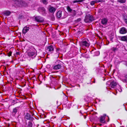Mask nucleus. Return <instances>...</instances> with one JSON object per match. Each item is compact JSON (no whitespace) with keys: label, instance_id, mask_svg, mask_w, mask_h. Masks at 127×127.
<instances>
[{"label":"nucleus","instance_id":"obj_19","mask_svg":"<svg viewBox=\"0 0 127 127\" xmlns=\"http://www.w3.org/2000/svg\"><path fill=\"white\" fill-rule=\"evenodd\" d=\"M70 13L71 14V15L73 17L75 16L76 14V11L74 10H73Z\"/></svg>","mask_w":127,"mask_h":127},{"label":"nucleus","instance_id":"obj_36","mask_svg":"<svg viewBox=\"0 0 127 127\" xmlns=\"http://www.w3.org/2000/svg\"><path fill=\"white\" fill-rule=\"evenodd\" d=\"M125 78L127 79V74L126 75Z\"/></svg>","mask_w":127,"mask_h":127},{"label":"nucleus","instance_id":"obj_12","mask_svg":"<svg viewBox=\"0 0 127 127\" xmlns=\"http://www.w3.org/2000/svg\"><path fill=\"white\" fill-rule=\"evenodd\" d=\"M25 118L27 120H32L33 118L31 117V115L29 113H27L26 115L25 116Z\"/></svg>","mask_w":127,"mask_h":127},{"label":"nucleus","instance_id":"obj_3","mask_svg":"<svg viewBox=\"0 0 127 127\" xmlns=\"http://www.w3.org/2000/svg\"><path fill=\"white\" fill-rule=\"evenodd\" d=\"M94 20V18L93 17L89 14L87 15L85 17L84 20V21L85 22L87 23L91 22L93 21Z\"/></svg>","mask_w":127,"mask_h":127},{"label":"nucleus","instance_id":"obj_29","mask_svg":"<svg viewBox=\"0 0 127 127\" xmlns=\"http://www.w3.org/2000/svg\"><path fill=\"white\" fill-rule=\"evenodd\" d=\"M81 19L80 18H79L78 19L76 20V22H78L80 21L81 20Z\"/></svg>","mask_w":127,"mask_h":127},{"label":"nucleus","instance_id":"obj_35","mask_svg":"<svg viewBox=\"0 0 127 127\" xmlns=\"http://www.w3.org/2000/svg\"><path fill=\"white\" fill-rule=\"evenodd\" d=\"M59 49H56V51L58 52V51L59 50Z\"/></svg>","mask_w":127,"mask_h":127},{"label":"nucleus","instance_id":"obj_17","mask_svg":"<svg viewBox=\"0 0 127 127\" xmlns=\"http://www.w3.org/2000/svg\"><path fill=\"white\" fill-rule=\"evenodd\" d=\"M62 11H58L57 14L56 16L58 18H60L62 16Z\"/></svg>","mask_w":127,"mask_h":127},{"label":"nucleus","instance_id":"obj_6","mask_svg":"<svg viewBox=\"0 0 127 127\" xmlns=\"http://www.w3.org/2000/svg\"><path fill=\"white\" fill-rule=\"evenodd\" d=\"M59 63L58 64H56L53 65V69L54 70H58L60 69L61 67V62L59 61Z\"/></svg>","mask_w":127,"mask_h":127},{"label":"nucleus","instance_id":"obj_10","mask_svg":"<svg viewBox=\"0 0 127 127\" xmlns=\"http://www.w3.org/2000/svg\"><path fill=\"white\" fill-rule=\"evenodd\" d=\"M117 84V83L115 81H113L111 82L109 86L112 88H114Z\"/></svg>","mask_w":127,"mask_h":127},{"label":"nucleus","instance_id":"obj_18","mask_svg":"<svg viewBox=\"0 0 127 127\" xmlns=\"http://www.w3.org/2000/svg\"><path fill=\"white\" fill-rule=\"evenodd\" d=\"M3 14L4 15L8 16L10 14L11 12L9 11H5L3 12Z\"/></svg>","mask_w":127,"mask_h":127},{"label":"nucleus","instance_id":"obj_2","mask_svg":"<svg viewBox=\"0 0 127 127\" xmlns=\"http://www.w3.org/2000/svg\"><path fill=\"white\" fill-rule=\"evenodd\" d=\"M37 54V52L35 49L32 47L30 49L28 53V55L29 57H35Z\"/></svg>","mask_w":127,"mask_h":127},{"label":"nucleus","instance_id":"obj_30","mask_svg":"<svg viewBox=\"0 0 127 127\" xmlns=\"http://www.w3.org/2000/svg\"><path fill=\"white\" fill-rule=\"evenodd\" d=\"M85 0H77L78 2H82L83 1H84Z\"/></svg>","mask_w":127,"mask_h":127},{"label":"nucleus","instance_id":"obj_27","mask_svg":"<svg viewBox=\"0 0 127 127\" xmlns=\"http://www.w3.org/2000/svg\"><path fill=\"white\" fill-rule=\"evenodd\" d=\"M12 52L11 51H10L7 53V55L8 56L10 57L11 55V54L12 53Z\"/></svg>","mask_w":127,"mask_h":127},{"label":"nucleus","instance_id":"obj_21","mask_svg":"<svg viewBox=\"0 0 127 127\" xmlns=\"http://www.w3.org/2000/svg\"><path fill=\"white\" fill-rule=\"evenodd\" d=\"M67 9L68 12L70 13L73 10L71 9L69 6H67Z\"/></svg>","mask_w":127,"mask_h":127},{"label":"nucleus","instance_id":"obj_28","mask_svg":"<svg viewBox=\"0 0 127 127\" xmlns=\"http://www.w3.org/2000/svg\"><path fill=\"white\" fill-rule=\"evenodd\" d=\"M124 20L125 22L127 24V17L124 18Z\"/></svg>","mask_w":127,"mask_h":127},{"label":"nucleus","instance_id":"obj_23","mask_svg":"<svg viewBox=\"0 0 127 127\" xmlns=\"http://www.w3.org/2000/svg\"><path fill=\"white\" fill-rule=\"evenodd\" d=\"M111 50L112 51L115 52L118 50V48L116 47H113L111 49Z\"/></svg>","mask_w":127,"mask_h":127},{"label":"nucleus","instance_id":"obj_34","mask_svg":"<svg viewBox=\"0 0 127 127\" xmlns=\"http://www.w3.org/2000/svg\"><path fill=\"white\" fill-rule=\"evenodd\" d=\"M123 82H126L127 80L125 79L123 80Z\"/></svg>","mask_w":127,"mask_h":127},{"label":"nucleus","instance_id":"obj_38","mask_svg":"<svg viewBox=\"0 0 127 127\" xmlns=\"http://www.w3.org/2000/svg\"><path fill=\"white\" fill-rule=\"evenodd\" d=\"M95 80L94 79V82H93V83H95Z\"/></svg>","mask_w":127,"mask_h":127},{"label":"nucleus","instance_id":"obj_11","mask_svg":"<svg viewBox=\"0 0 127 127\" xmlns=\"http://www.w3.org/2000/svg\"><path fill=\"white\" fill-rule=\"evenodd\" d=\"M30 28L29 27H25L23 29L22 31L23 33L25 34L29 30Z\"/></svg>","mask_w":127,"mask_h":127},{"label":"nucleus","instance_id":"obj_20","mask_svg":"<svg viewBox=\"0 0 127 127\" xmlns=\"http://www.w3.org/2000/svg\"><path fill=\"white\" fill-rule=\"evenodd\" d=\"M32 124L31 121H29L28 123L27 127H32Z\"/></svg>","mask_w":127,"mask_h":127},{"label":"nucleus","instance_id":"obj_39","mask_svg":"<svg viewBox=\"0 0 127 127\" xmlns=\"http://www.w3.org/2000/svg\"><path fill=\"white\" fill-rule=\"evenodd\" d=\"M99 125L100 126H101L102 125V124H100Z\"/></svg>","mask_w":127,"mask_h":127},{"label":"nucleus","instance_id":"obj_13","mask_svg":"<svg viewBox=\"0 0 127 127\" xmlns=\"http://www.w3.org/2000/svg\"><path fill=\"white\" fill-rule=\"evenodd\" d=\"M106 115H105L104 116H101L100 117V122L101 123H104L105 122V116Z\"/></svg>","mask_w":127,"mask_h":127},{"label":"nucleus","instance_id":"obj_26","mask_svg":"<svg viewBox=\"0 0 127 127\" xmlns=\"http://www.w3.org/2000/svg\"><path fill=\"white\" fill-rule=\"evenodd\" d=\"M42 2L45 5H46L48 3L47 0H42Z\"/></svg>","mask_w":127,"mask_h":127},{"label":"nucleus","instance_id":"obj_16","mask_svg":"<svg viewBox=\"0 0 127 127\" xmlns=\"http://www.w3.org/2000/svg\"><path fill=\"white\" fill-rule=\"evenodd\" d=\"M101 1V0H96L94 1H91L90 2V4L91 5H93L95 3L97 2H100Z\"/></svg>","mask_w":127,"mask_h":127},{"label":"nucleus","instance_id":"obj_14","mask_svg":"<svg viewBox=\"0 0 127 127\" xmlns=\"http://www.w3.org/2000/svg\"><path fill=\"white\" fill-rule=\"evenodd\" d=\"M120 39L122 41H125L127 42V35L121 37Z\"/></svg>","mask_w":127,"mask_h":127},{"label":"nucleus","instance_id":"obj_8","mask_svg":"<svg viewBox=\"0 0 127 127\" xmlns=\"http://www.w3.org/2000/svg\"><path fill=\"white\" fill-rule=\"evenodd\" d=\"M39 12L41 14H43L46 13V10L43 7H41L39 8L38 9Z\"/></svg>","mask_w":127,"mask_h":127},{"label":"nucleus","instance_id":"obj_25","mask_svg":"<svg viewBox=\"0 0 127 127\" xmlns=\"http://www.w3.org/2000/svg\"><path fill=\"white\" fill-rule=\"evenodd\" d=\"M118 1L120 3H124L126 2V0H118Z\"/></svg>","mask_w":127,"mask_h":127},{"label":"nucleus","instance_id":"obj_33","mask_svg":"<svg viewBox=\"0 0 127 127\" xmlns=\"http://www.w3.org/2000/svg\"><path fill=\"white\" fill-rule=\"evenodd\" d=\"M95 53H96L97 54V55H98L99 54V52L98 51H97Z\"/></svg>","mask_w":127,"mask_h":127},{"label":"nucleus","instance_id":"obj_22","mask_svg":"<svg viewBox=\"0 0 127 127\" xmlns=\"http://www.w3.org/2000/svg\"><path fill=\"white\" fill-rule=\"evenodd\" d=\"M17 109L16 108L13 109L12 112L13 115H14L16 114L17 112Z\"/></svg>","mask_w":127,"mask_h":127},{"label":"nucleus","instance_id":"obj_9","mask_svg":"<svg viewBox=\"0 0 127 127\" xmlns=\"http://www.w3.org/2000/svg\"><path fill=\"white\" fill-rule=\"evenodd\" d=\"M54 50V48L52 45H50L47 47V51L49 52H53Z\"/></svg>","mask_w":127,"mask_h":127},{"label":"nucleus","instance_id":"obj_24","mask_svg":"<svg viewBox=\"0 0 127 127\" xmlns=\"http://www.w3.org/2000/svg\"><path fill=\"white\" fill-rule=\"evenodd\" d=\"M117 90H118L120 92H121L122 91V90L121 89V87L119 86H118L117 87Z\"/></svg>","mask_w":127,"mask_h":127},{"label":"nucleus","instance_id":"obj_40","mask_svg":"<svg viewBox=\"0 0 127 127\" xmlns=\"http://www.w3.org/2000/svg\"><path fill=\"white\" fill-rule=\"evenodd\" d=\"M109 89L110 90H111V88H109Z\"/></svg>","mask_w":127,"mask_h":127},{"label":"nucleus","instance_id":"obj_4","mask_svg":"<svg viewBox=\"0 0 127 127\" xmlns=\"http://www.w3.org/2000/svg\"><path fill=\"white\" fill-rule=\"evenodd\" d=\"M119 32L122 34H125L127 33V29L124 27H122L120 29Z\"/></svg>","mask_w":127,"mask_h":127},{"label":"nucleus","instance_id":"obj_15","mask_svg":"<svg viewBox=\"0 0 127 127\" xmlns=\"http://www.w3.org/2000/svg\"><path fill=\"white\" fill-rule=\"evenodd\" d=\"M108 21V19L106 18H104L102 20L101 23L102 24L105 25L107 24Z\"/></svg>","mask_w":127,"mask_h":127},{"label":"nucleus","instance_id":"obj_1","mask_svg":"<svg viewBox=\"0 0 127 127\" xmlns=\"http://www.w3.org/2000/svg\"><path fill=\"white\" fill-rule=\"evenodd\" d=\"M90 42L87 39H85L82 40L80 43L81 46L84 47H88L90 45Z\"/></svg>","mask_w":127,"mask_h":127},{"label":"nucleus","instance_id":"obj_32","mask_svg":"<svg viewBox=\"0 0 127 127\" xmlns=\"http://www.w3.org/2000/svg\"><path fill=\"white\" fill-rule=\"evenodd\" d=\"M73 3H75L76 2H78L77 0H74L73 1Z\"/></svg>","mask_w":127,"mask_h":127},{"label":"nucleus","instance_id":"obj_5","mask_svg":"<svg viewBox=\"0 0 127 127\" xmlns=\"http://www.w3.org/2000/svg\"><path fill=\"white\" fill-rule=\"evenodd\" d=\"M35 20L37 22L42 23L44 21L43 18L40 16H37L35 18Z\"/></svg>","mask_w":127,"mask_h":127},{"label":"nucleus","instance_id":"obj_31","mask_svg":"<svg viewBox=\"0 0 127 127\" xmlns=\"http://www.w3.org/2000/svg\"><path fill=\"white\" fill-rule=\"evenodd\" d=\"M16 54L17 55H20V53L18 52H17L16 53Z\"/></svg>","mask_w":127,"mask_h":127},{"label":"nucleus","instance_id":"obj_7","mask_svg":"<svg viewBox=\"0 0 127 127\" xmlns=\"http://www.w3.org/2000/svg\"><path fill=\"white\" fill-rule=\"evenodd\" d=\"M48 10L50 12L54 13L56 10V9L55 7L50 6L48 8Z\"/></svg>","mask_w":127,"mask_h":127},{"label":"nucleus","instance_id":"obj_37","mask_svg":"<svg viewBox=\"0 0 127 127\" xmlns=\"http://www.w3.org/2000/svg\"><path fill=\"white\" fill-rule=\"evenodd\" d=\"M17 2L18 3V4H19V3H20L21 2L20 1H17Z\"/></svg>","mask_w":127,"mask_h":127}]
</instances>
